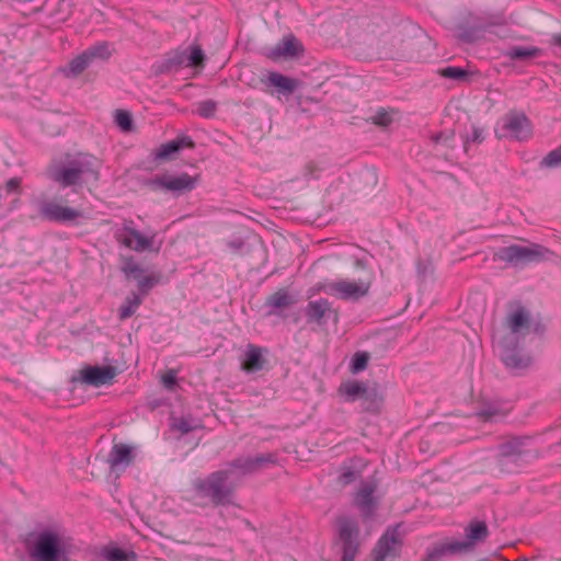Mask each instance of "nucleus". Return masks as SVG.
I'll use <instances>...</instances> for the list:
<instances>
[{
    "label": "nucleus",
    "instance_id": "nucleus-1",
    "mask_svg": "<svg viewBox=\"0 0 561 561\" xmlns=\"http://www.w3.org/2000/svg\"><path fill=\"white\" fill-rule=\"evenodd\" d=\"M267 460L264 456L238 459L227 469L213 472L205 479L195 480L192 501L198 506L226 503L240 479Z\"/></svg>",
    "mask_w": 561,
    "mask_h": 561
},
{
    "label": "nucleus",
    "instance_id": "nucleus-2",
    "mask_svg": "<svg viewBox=\"0 0 561 561\" xmlns=\"http://www.w3.org/2000/svg\"><path fill=\"white\" fill-rule=\"evenodd\" d=\"M31 561H70L72 541L61 529L38 526L25 539Z\"/></svg>",
    "mask_w": 561,
    "mask_h": 561
},
{
    "label": "nucleus",
    "instance_id": "nucleus-3",
    "mask_svg": "<svg viewBox=\"0 0 561 561\" xmlns=\"http://www.w3.org/2000/svg\"><path fill=\"white\" fill-rule=\"evenodd\" d=\"M374 282V272L370 268L363 267L357 277H346L335 280H323L313 285L308 290V297L311 298L320 293H324L341 300L356 301L369 294Z\"/></svg>",
    "mask_w": 561,
    "mask_h": 561
},
{
    "label": "nucleus",
    "instance_id": "nucleus-4",
    "mask_svg": "<svg viewBox=\"0 0 561 561\" xmlns=\"http://www.w3.org/2000/svg\"><path fill=\"white\" fill-rule=\"evenodd\" d=\"M100 165L95 158L87 154L67 157L65 161L54 162L48 169L49 178L61 186H72L80 183L84 175L99 179Z\"/></svg>",
    "mask_w": 561,
    "mask_h": 561
},
{
    "label": "nucleus",
    "instance_id": "nucleus-5",
    "mask_svg": "<svg viewBox=\"0 0 561 561\" xmlns=\"http://www.w3.org/2000/svg\"><path fill=\"white\" fill-rule=\"evenodd\" d=\"M551 256V252L539 245V244H529V245H519L512 244L508 247H504L500 249L495 253V257L500 261H504L511 264H522V263H530V262H539L542 260H549Z\"/></svg>",
    "mask_w": 561,
    "mask_h": 561
},
{
    "label": "nucleus",
    "instance_id": "nucleus-6",
    "mask_svg": "<svg viewBox=\"0 0 561 561\" xmlns=\"http://www.w3.org/2000/svg\"><path fill=\"white\" fill-rule=\"evenodd\" d=\"M466 539L449 540L440 546V553H466L471 551L478 543L484 541L489 536V529L484 522L472 520L465 529Z\"/></svg>",
    "mask_w": 561,
    "mask_h": 561
},
{
    "label": "nucleus",
    "instance_id": "nucleus-7",
    "mask_svg": "<svg viewBox=\"0 0 561 561\" xmlns=\"http://www.w3.org/2000/svg\"><path fill=\"white\" fill-rule=\"evenodd\" d=\"M499 138L528 139L533 134L530 121L522 112H508L495 130Z\"/></svg>",
    "mask_w": 561,
    "mask_h": 561
},
{
    "label": "nucleus",
    "instance_id": "nucleus-8",
    "mask_svg": "<svg viewBox=\"0 0 561 561\" xmlns=\"http://www.w3.org/2000/svg\"><path fill=\"white\" fill-rule=\"evenodd\" d=\"M154 238L156 233L151 236L142 234L131 227V222H124L123 226L115 231L117 242L136 252L151 250Z\"/></svg>",
    "mask_w": 561,
    "mask_h": 561
},
{
    "label": "nucleus",
    "instance_id": "nucleus-9",
    "mask_svg": "<svg viewBox=\"0 0 561 561\" xmlns=\"http://www.w3.org/2000/svg\"><path fill=\"white\" fill-rule=\"evenodd\" d=\"M339 394L347 401L363 400L367 402L366 409H370L381 397L377 388H369L364 382L347 380L339 387Z\"/></svg>",
    "mask_w": 561,
    "mask_h": 561
},
{
    "label": "nucleus",
    "instance_id": "nucleus-10",
    "mask_svg": "<svg viewBox=\"0 0 561 561\" xmlns=\"http://www.w3.org/2000/svg\"><path fill=\"white\" fill-rule=\"evenodd\" d=\"M339 537L343 542L342 561H353L359 545V530L355 519L341 517L337 522Z\"/></svg>",
    "mask_w": 561,
    "mask_h": 561
},
{
    "label": "nucleus",
    "instance_id": "nucleus-11",
    "mask_svg": "<svg viewBox=\"0 0 561 561\" xmlns=\"http://www.w3.org/2000/svg\"><path fill=\"white\" fill-rule=\"evenodd\" d=\"M136 455L135 446L124 443L114 444L107 456L110 471L118 477L134 462Z\"/></svg>",
    "mask_w": 561,
    "mask_h": 561
},
{
    "label": "nucleus",
    "instance_id": "nucleus-12",
    "mask_svg": "<svg viewBox=\"0 0 561 561\" xmlns=\"http://www.w3.org/2000/svg\"><path fill=\"white\" fill-rule=\"evenodd\" d=\"M153 182L167 191L183 193L191 192L195 188L199 182V175L192 176L187 173H181L179 175L162 174L157 176Z\"/></svg>",
    "mask_w": 561,
    "mask_h": 561
},
{
    "label": "nucleus",
    "instance_id": "nucleus-13",
    "mask_svg": "<svg viewBox=\"0 0 561 561\" xmlns=\"http://www.w3.org/2000/svg\"><path fill=\"white\" fill-rule=\"evenodd\" d=\"M400 546L401 540L398 528L387 530L375 548V561H391L398 556Z\"/></svg>",
    "mask_w": 561,
    "mask_h": 561
},
{
    "label": "nucleus",
    "instance_id": "nucleus-14",
    "mask_svg": "<svg viewBox=\"0 0 561 561\" xmlns=\"http://www.w3.org/2000/svg\"><path fill=\"white\" fill-rule=\"evenodd\" d=\"M41 214L48 220L59 222L73 221L81 217V211L55 202L44 203L41 206Z\"/></svg>",
    "mask_w": 561,
    "mask_h": 561
},
{
    "label": "nucleus",
    "instance_id": "nucleus-15",
    "mask_svg": "<svg viewBox=\"0 0 561 561\" xmlns=\"http://www.w3.org/2000/svg\"><path fill=\"white\" fill-rule=\"evenodd\" d=\"M376 485L371 482L363 483L357 491L354 503L365 517H370L377 508L378 497L375 496Z\"/></svg>",
    "mask_w": 561,
    "mask_h": 561
},
{
    "label": "nucleus",
    "instance_id": "nucleus-16",
    "mask_svg": "<svg viewBox=\"0 0 561 561\" xmlns=\"http://www.w3.org/2000/svg\"><path fill=\"white\" fill-rule=\"evenodd\" d=\"M115 375V369L111 366H91L80 371L82 382L94 387L111 383Z\"/></svg>",
    "mask_w": 561,
    "mask_h": 561
},
{
    "label": "nucleus",
    "instance_id": "nucleus-17",
    "mask_svg": "<svg viewBox=\"0 0 561 561\" xmlns=\"http://www.w3.org/2000/svg\"><path fill=\"white\" fill-rule=\"evenodd\" d=\"M330 313H334V320L337 321V313L331 309V304L327 299L311 300L306 307L308 320L318 324H322Z\"/></svg>",
    "mask_w": 561,
    "mask_h": 561
},
{
    "label": "nucleus",
    "instance_id": "nucleus-18",
    "mask_svg": "<svg viewBox=\"0 0 561 561\" xmlns=\"http://www.w3.org/2000/svg\"><path fill=\"white\" fill-rule=\"evenodd\" d=\"M304 51L300 42L291 36H285L272 50L271 57L274 59L284 57L293 58L301 55Z\"/></svg>",
    "mask_w": 561,
    "mask_h": 561
},
{
    "label": "nucleus",
    "instance_id": "nucleus-19",
    "mask_svg": "<svg viewBox=\"0 0 561 561\" xmlns=\"http://www.w3.org/2000/svg\"><path fill=\"white\" fill-rule=\"evenodd\" d=\"M530 317L528 311L522 306H515L506 317V327L514 334L523 333L528 330Z\"/></svg>",
    "mask_w": 561,
    "mask_h": 561
},
{
    "label": "nucleus",
    "instance_id": "nucleus-20",
    "mask_svg": "<svg viewBox=\"0 0 561 561\" xmlns=\"http://www.w3.org/2000/svg\"><path fill=\"white\" fill-rule=\"evenodd\" d=\"M265 359L263 350L254 344H249L241 367L245 373H255L263 368Z\"/></svg>",
    "mask_w": 561,
    "mask_h": 561
},
{
    "label": "nucleus",
    "instance_id": "nucleus-21",
    "mask_svg": "<svg viewBox=\"0 0 561 561\" xmlns=\"http://www.w3.org/2000/svg\"><path fill=\"white\" fill-rule=\"evenodd\" d=\"M194 142L187 136L179 137L175 140H171L169 142L162 144L156 152L157 159H167L171 157L173 153L178 152L182 148H193Z\"/></svg>",
    "mask_w": 561,
    "mask_h": 561
},
{
    "label": "nucleus",
    "instance_id": "nucleus-22",
    "mask_svg": "<svg viewBox=\"0 0 561 561\" xmlns=\"http://www.w3.org/2000/svg\"><path fill=\"white\" fill-rule=\"evenodd\" d=\"M267 81L283 94H291L300 85L297 79L284 76L279 72H270Z\"/></svg>",
    "mask_w": 561,
    "mask_h": 561
},
{
    "label": "nucleus",
    "instance_id": "nucleus-23",
    "mask_svg": "<svg viewBox=\"0 0 561 561\" xmlns=\"http://www.w3.org/2000/svg\"><path fill=\"white\" fill-rule=\"evenodd\" d=\"M90 65L91 62L89 61L88 55L81 53L77 57L72 58L66 67L60 69V71L66 78H76Z\"/></svg>",
    "mask_w": 561,
    "mask_h": 561
},
{
    "label": "nucleus",
    "instance_id": "nucleus-24",
    "mask_svg": "<svg viewBox=\"0 0 561 561\" xmlns=\"http://www.w3.org/2000/svg\"><path fill=\"white\" fill-rule=\"evenodd\" d=\"M101 557L105 561H131L135 559L134 552H128L115 546H107L101 550Z\"/></svg>",
    "mask_w": 561,
    "mask_h": 561
},
{
    "label": "nucleus",
    "instance_id": "nucleus-25",
    "mask_svg": "<svg viewBox=\"0 0 561 561\" xmlns=\"http://www.w3.org/2000/svg\"><path fill=\"white\" fill-rule=\"evenodd\" d=\"M88 55L89 61L107 60L112 56L111 45L107 42L98 43L83 51Z\"/></svg>",
    "mask_w": 561,
    "mask_h": 561
},
{
    "label": "nucleus",
    "instance_id": "nucleus-26",
    "mask_svg": "<svg viewBox=\"0 0 561 561\" xmlns=\"http://www.w3.org/2000/svg\"><path fill=\"white\" fill-rule=\"evenodd\" d=\"M296 302V298L290 295L286 289H279L272 294L266 304L273 308H287Z\"/></svg>",
    "mask_w": 561,
    "mask_h": 561
},
{
    "label": "nucleus",
    "instance_id": "nucleus-27",
    "mask_svg": "<svg viewBox=\"0 0 561 561\" xmlns=\"http://www.w3.org/2000/svg\"><path fill=\"white\" fill-rule=\"evenodd\" d=\"M142 299L140 296L133 294L126 298L119 308V319L126 320L130 318L141 305Z\"/></svg>",
    "mask_w": 561,
    "mask_h": 561
},
{
    "label": "nucleus",
    "instance_id": "nucleus-28",
    "mask_svg": "<svg viewBox=\"0 0 561 561\" xmlns=\"http://www.w3.org/2000/svg\"><path fill=\"white\" fill-rule=\"evenodd\" d=\"M542 54V50L538 47L529 46H515L507 51V56L511 59H528L536 58Z\"/></svg>",
    "mask_w": 561,
    "mask_h": 561
},
{
    "label": "nucleus",
    "instance_id": "nucleus-29",
    "mask_svg": "<svg viewBox=\"0 0 561 561\" xmlns=\"http://www.w3.org/2000/svg\"><path fill=\"white\" fill-rule=\"evenodd\" d=\"M502 359L507 367L513 369H523L530 364L529 357H523L513 352L502 354Z\"/></svg>",
    "mask_w": 561,
    "mask_h": 561
},
{
    "label": "nucleus",
    "instance_id": "nucleus-30",
    "mask_svg": "<svg viewBox=\"0 0 561 561\" xmlns=\"http://www.w3.org/2000/svg\"><path fill=\"white\" fill-rule=\"evenodd\" d=\"M122 271L127 277H133L134 279L139 278L145 272L141 265L133 257L124 259Z\"/></svg>",
    "mask_w": 561,
    "mask_h": 561
},
{
    "label": "nucleus",
    "instance_id": "nucleus-31",
    "mask_svg": "<svg viewBox=\"0 0 561 561\" xmlns=\"http://www.w3.org/2000/svg\"><path fill=\"white\" fill-rule=\"evenodd\" d=\"M369 356L367 353L358 352L356 353L351 363V370L354 374H357L362 370H364L367 367Z\"/></svg>",
    "mask_w": 561,
    "mask_h": 561
},
{
    "label": "nucleus",
    "instance_id": "nucleus-32",
    "mask_svg": "<svg viewBox=\"0 0 561 561\" xmlns=\"http://www.w3.org/2000/svg\"><path fill=\"white\" fill-rule=\"evenodd\" d=\"M195 428V426H192V423H171L170 436L174 438H181Z\"/></svg>",
    "mask_w": 561,
    "mask_h": 561
},
{
    "label": "nucleus",
    "instance_id": "nucleus-33",
    "mask_svg": "<svg viewBox=\"0 0 561 561\" xmlns=\"http://www.w3.org/2000/svg\"><path fill=\"white\" fill-rule=\"evenodd\" d=\"M115 123L124 130L129 131L131 129V116L127 111L118 110L115 113Z\"/></svg>",
    "mask_w": 561,
    "mask_h": 561
},
{
    "label": "nucleus",
    "instance_id": "nucleus-34",
    "mask_svg": "<svg viewBox=\"0 0 561 561\" xmlns=\"http://www.w3.org/2000/svg\"><path fill=\"white\" fill-rule=\"evenodd\" d=\"M204 53L199 46H192L187 58V65L193 67H201L204 64Z\"/></svg>",
    "mask_w": 561,
    "mask_h": 561
},
{
    "label": "nucleus",
    "instance_id": "nucleus-35",
    "mask_svg": "<svg viewBox=\"0 0 561 561\" xmlns=\"http://www.w3.org/2000/svg\"><path fill=\"white\" fill-rule=\"evenodd\" d=\"M371 122L375 125L387 127L393 122L392 112L380 110L371 117Z\"/></svg>",
    "mask_w": 561,
    "mask_h": 561
},
{
    "label": "nucleus",
    "instance_id": "nucleus-36",
    "mask_svg": "<svg viewBox=\"0 0 561 561\" xmlns=\"http://www.w3.org/2000/svg\"><path fill=\"white\" fill-rule=\"evenodd\" d=\"M138 282V288L141 293L147 294L157 283L158 277L153 274L144 275L141 274L139 278L136 279Z\"/></svg>",
    "mask_w": 561,
    "mask_h": 561
},
{
    "label": "nucleus",
    "instance_id": "nucleus-37",
    "mask_svg": "<svg viewBox=\"0 0 561 561\" xmlns=\"http://www.w3.org/2000/svg\"><path fill=\"white\" fill-rule=\"evenodd\" d=\"M216 111V103L211 100L203 101L198 103L196 113L202 117H211Z\"/></svg>",
    "mask_w": 561,
    "mask_h": 561
},
{
    "label": "nucleus",
    "instance_id": "nucleus-38",
    "mask_svg": "<svg viewBox=\"0 0 561 561\" xmlns=\"http://www.w3.org/2000/svg\"><path fill=\"white\" fill-rule=\"evenodd\" d=\"M542 164L548 168H553L561 164V145L546 156V158L542 160Z\"/></svg>",
    "mask_w": 561,
    "mask_h": 561
},
{
    "label": "nucleus",
    "instance_id": "nucleus-39",
    "mask_svg": "<svg viewBox=\"0 0 561 561\" xmlns=\"http://www.w3.org/2000/svg\"><path fill=\"white\" fill-rule=\"evenodd\" d=\"M439 75L449 79H462L467 72L459 67H446L439 70Z\"/></svg>",
    "mask_w": 561,
    "mask_h": 561
},
{
    "label": "nucleus",
    "instance_id": "nucleus-40",
    "mask_svg": "<svg viewBox=\"0 0 561 561\" xmlns=\"http://www.w3.org/2000/svg\"><path fill=\"white\" fill-rule=\"evenodd\" d=\"M161 382L168 390H173L176 385V371L173 369L168 370L162 375Z\"/></svg>",
    "mask_w": 561,
    "mask_h": 561
},
{
    "label": "nucleus",
    "instance_id": "nucleus-41",
    "mask_svg": "<svg viewBox=\"0 0 561 561\" xmlns=\"http://www.w3.org/2000/svg\"><path fill=\"white\" fill-rule=\"evenodd\" d=\"M357 478V473L350 469H344V471L339 476V481L341 484H348Z\"/></svg>",
    "mask_w": 561,
    "mask_h": 561
},
{
    "label": "nucleus",
    "instance_id": "nucleus-42",
    "mask_svg": "<svg viewBox=\"0 0 561 561\" xmlns=\"http://www.w3.org/2000/svg\"><path fill=\"white\" fill-rule=\"evenodd\" d=\"M21 180L19 178H12L5 183V190L8 193L19 192Z\"/></svg>",
    "mask_w": 561,
    "mask_h": 561
},
{
    "label": "nucleus",
    "instance_id": "nucleus-43",
    "mask_svg": "<svg viewBox=\"0 0 561 561\" xmlns=\"http://www.w3.org/2000/svg\"><path fill=\"white\" fill-rule=\"evenodd\" d=\"M480 416L492 417V416H502L503 414L496 408H489L479 413Z\"/></svg>",
    "mask_w": 561,
    "mask_h": 561
},
{
    "label": "nucleus",
    "instance_id": "nucleus-44",
    "mask_svg": "<svg viewBox=\"0 0 561 561\" xmlns=\"http://www.w3.org/2000/svg\"><path fill=\"white\" fill-rule=\"evenodd\" d=\"M483 140L482 130L478 127H473L472 141L481 142Z\"/></svg>",
    "mask_w": 561,
    "mask_h": 561
},
{
    "label": "nucleus",
    "instance_id": "nucleus-45",
    "mask_svg": "<svg viewBox=\"0 0 561 561\" xmlns=\"http://www.w3.org/2000/svg\"><path fill=\"white\" fill-rule=\"evenodd\" d=\"M552 43L554 45L561 46V34L553 35Z\"/></svg>",
    "mask_w": 561,
    "mask_h": 561
}]
</instances>
